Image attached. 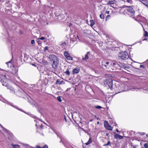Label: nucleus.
<instances>
[{
	"label": "nucleus",
	"mask_w": 148,
	"mask_h": 148,
	"mask_svg": "<svg viewBox=\"0 0 148 148\" xmlns=\"http://www.w3.org/2000/svg\"><path fill=\"white\" fill-rule=\"evenodd\" d=\"M49 58L50 62L52 63V66L54 69H56L58 68L59 61L58 58L54 55H50Z\"/></svg>",
	"instance_id": "f257e3e1"
},
{
	"label": "nucleus",
	"mask_w": 148,
	"mask_h": 148,
	"mask_svg": "<svg viewBox=\"0 0 148 148\" xmlns=\"http://www.w3.org/2000/svg\"><path fill=\"white\" fill-rule=\"evenodd\" d=\"M9 79L6 77L5 75L0 76V82L2 84L3 86L9 88V85L8 84Z\"/></svg>",
	"instance_id": "f03ea898"
},
{
	"label": "nucleus",
	"mask_w": 148,
	"mask_h": 148,
	"mask_svg": "<svg viewBox=\"0 0 148 148\" xmlns=\"http://www.w3.org/2000/svg\"><path fill=\"white\" fill-rule=\"evenodd\" d=\"M118 56L123 60H127L129 57L128 53L125 51L120 52V53L118 54Z\"/></svg>",
	"instance_id": "7ed1b4c3"
},
{
	"label": "nucleus",
	"mask_w": 148,
	"mask_h": 148,
	"mask_svg": "<svg viewBox=\"0 0 148 148\" xmlns=\"http://www.w3.org/2000/svg\"><path fill=\"white\" fill-rule=\"evenodd\" d=\"M126 7L127 8V14L129 15L130 14L131 16L133 17L134 16L135 12L132 6H127Z\"/></svg>",
	"instance_id": "20e7f679"
},
{
	"label": "nucleus",
	"mask_w": 148,
	"mask_h": 148,
	"mask_svg": "<svg viewBox=\"0 0 148 148\" xmlns=\"http://www.w3.org/2000/svg\"><path fill=\"white\" fill-rule=\"evenodd\" d=\"M104 84L106 86L108 85L109 88L112 89L113 87L112 80L110 79H106L104 81Z\"/></svg>",
	"instance_id": "39448f33"
},
{
	"label": "nucleus",
	"mask_w": 148,
	"mask_h": 148,
	"mask_svg": "<svg viewBox=\"0 0 148 148\" xmlns=\"http://www.w3.org/2000/svg\"><path fill=\"white\" fill-rule=\"evenodd\" d=\"M104 126L106 129L108 130L111 131L112 130L113 128L109 125L108 122L106 121H105L104 122Z\"/></svg>",
	"instance_id": "423d86ee"
},
{
	"label": "nucleus",
	"mask_w": 148,
	"mask_h": 148,
	"mask_svg": "<svg viewBox=\"0 0 148 148\" xmlns=\"http://www.w3.org/2000/svg\"><path fill=\"white\" fill-rule=\"evenodd\" d=\"M64 55L67 60H73L72 57L70 55L67 51H65L64 53Z\"/></svg>",
	"instance_id": "0eeeda50"
},
{
	"label": "nucleus",
	"mask_w": 148,
	"mask_h": 148,
	"mask_svg": "<svg viewBox=\"0 0 148 148\" xmlns=\"http://www.w3.org/2000/svg\"><path fill=\"white\" fill-rule=\"evenodd\" d=\"M117 65L123 68L124 69L128 68L127 65L125 64L121 63L120 62H119L117 63Z\"/></svg>",
	"instance_id": "6e6552de"
},
{
	"label": "nucleus",
	"mask_w": 148,
	"mask_h": 148,
	"mask_svg": "<svg viewBox=\"0 0 148 148\" xmlns=\"http://www.w3.org/2000/svg\"><path fill=\"white\" fill-rule=\"evenodd\" d=\"M59 138L60 139V143H62L65 147H66V145L64 143V142H67L66 140L64 138L62 137L61 136H59Z\"/></svg>",
	"instance_id": "1a4fd4ad"
},
{
	"label": "nucleus",
	"mask_w": 148,
	"mask_h": 148,
	"mask_svg": "<svg viewBox=\"0 0 148 148\" xmlns=\"http://www.w3.org/2000/svg\"><path fill=\"white\" fill-rule=\"evenodd\" d=\"M80 71V69L79 68H75L73 69L72 73L73 75L77 74Z\"/></svg>",
	"instance_id": "9d476101"
},
{
	"label": "nucleus",
	"mask_w": 148,
	"mask_h": 148,
	"mask_svg": "<svg viewBox=\"0 0 148 148\" xmlns=\"http://www.w3.org/2000/svg\"><path fill=\"white\" fill-rule=\"evenodd\" d=\"M144 5L148 8V1L147 0H139Z\"/></svg>",
	"instance_id": "9b49d317"
},
{
	"label": "nucleus",
	"mask_w": 148,
	"mask_h": 148,
	"mask_svg": "<svg viewBox=\"0 0 148 148\" xmlns=\"http://www.w3.org/2000/svg\"><path fill=\"white\" fill-rule=\"evenodd\" d=\"M104 62H102V66L106 68H107L108 66V65L109 64V62H105V64H104L103 63Z\"/></svg>",
	"instance_id": "f8f14e48"
},
{
	"label": "nucleus",
	"mask_w": 148,
	"mask_h": 148,
	"mask_svg": "<svg viewBox=\"0 0 148 148\" xmlns=\"http://www.w3.org/2000/svg\"><path fill=\"white\" fill-rule=\"evenodd\" d=\"M92 142V140L91 138L90 137L88 142H87L85 144L86 145H88L89 144H90Z\"/></svg>",
	"instance_id": "ddd939ff"
},
{
	"label": "nucleus",
	"mask_w": 148,
	"mask_h": 148,
	"mask_svg": "<svg viewBox=\"0 0 148 148\" xmlns=\"http://www.w3.org/2000/svg\"><path fill=\"white\" fill-rule=\"evenodd\" d=\"M115 3V1L114 0L110 1H108L107 4L108 5H112L113 4Z\"/></svg>",
	"instance_id": "4468645a"
},
{
	"label": "nucleus",
	"mask_w": 148,
	"mask_h": 148,
	"mask_svg": "<svg viewBox=\"0 0 148 148\" xmlns=\"http://www.w3.org/2000/svg\"><path fill=\"white\" fill-rule=\"evenodd\" d=\"M64 73L68 76H69L70 75V73L68 69H67L66 71L64 72Z\"/></svg>",
	"instance_id": "2eb2a0df"
},
{
	"label": "nucleus",
	"mask_w": 148,
	"mask_h": 148,
	"mask_svg": "<svg viewBox=\"0 0 148 148\" xmlns=\"http://www.w3.org/2000/svg\"><path fill=\"white\" fill-rule=\"evenodd\" d=\"M63 82V81L62 80L60 81V80L58 79L57 80L56 82V84H57L60 85L62 84Z\"/></svg>",
	"instance_id": "dca6fc26"
},
{
	"label": "nucleus",
	"mask_w": 148,
	"mask_h": 148,
	"mask_svg": "<svg viewBox=\"0 0 148 148\" xmlns=\"http://www.w3.org/2000/svg\"><path fill=\"white\" fill-rule=\"evenodd\" d=\"M36 148H48V146L46 145H45L43 147H41L39 145H37L36 146Z\"/></svg>",
	"instance_id": "f3484780"
},
{
	"label": "nucleus",
	"mask_w": 148,
	"mask_h": 148,
	"mask_svg": "<svg viewBox=\"0 0 148 148\" xmlns=\"http://www.w3.org/2000/svg\"><path fill=\"white\" fill-rule=\"evenodd\" d=\"M88 57L87 54H86L85 55V57L84 58H83L82 60L83 61L86 60L88 59Z\"/></svg>",
	"instance_id": "a211bd4d"
},
{
	"label": "nucleus",
	"mask_w": 148,
	"mask_h": 148,
	"mask_svg": "<svg viewBox=\"0 0 148 148\" xmlns=\"http://www.w3.org/2000/svg\"><path fill=\"white\" fill-rule=\"evenodd\" d=\"M6 64L8 65V67H11L12 66V64L11 63V61H10L8 62H6Z\"/></svg>",
	"instance_id": "6ab92c4d"
},
{
	"label": "nucleus",
	"mask_w": 148,
	"mask_h": 148,
	"mask_svg": "<svg viewBox=\"0 0 148 148\" xmlns=\"http://www.w3.org/2000/svg\"><path fill=\"white\" fill-rule=\"evenodd\" d=\"M12 147L13 148H19L20 147V145H13V144H12Z\"/></svg>",
	"instance_id": "aec40b11"
},
{
	"label": "nucleus",
	"mask_w": 148,
	"mask_h": 148,
	"mask_svg": "<svg viewBox=\"0 0 148 148\" xmlns=\"http://www.w3.org/2000/svg\"><path fill=\"white\" fill-rule=\"evenodd\" d=\"M144 36L145 37H148V32L146 31H145L144 34Z\"/></svg>",
	"instance_id": "412c9836"
},
{
	"label": "nucleus",
	"mask_w": 148,
	"mask_h": 148,
	"mask_svg": "<svg viewBox=\"0 0 148 148\" xmlns=\"http://www.w3.org/2000/svg\"><path fill=\"white\" fill-rule=\"evenodd\" d=\"M90 25L91 26H93L95 24L94 21L93 20H91L90 21Z\"/></svg>",
	"instance_id": "4be33fe9"
},
{
	"label": "nucleus",
	"mask_w": 148,
	"mask_h": 148,
	"mask_svg": "<svg viewBox=\"0 0 148 148\" xmlns=\"http://www.w3.org/2000/svg\"><path fill=\"white\" fill-rule=\"evenodd\" d=\"M111 142L110 140H108L107 144H105L103 145V146L110 145Z\"/></svg>",
	"instance_id": "5701e85b"
},
{
	"label": "nucleus",
	"mask_w": 148,
	"mask_h": 148,
	"mask_svg": "<svg viewBox=\"0 0 148 148\" xmlns=\"http://www.w3.org/2000/svg\"><path fill=\"white\" fill-rule=\"evenodd\" d=\"M104 15L102 14L101 13L100 15V17L102 19H103L104 18Z\"/></svg>",
	"instance_id": "b1692460"
},
{
	"label": "nucleus",
	"mask_w": 148,
	"mask_h": 148,
	"mask_svg": "<svg viewBox=\"0 0 148 148\" xmlns=\"http://www.w3.org/2000/svg\"><path fill=\"white\" fill-rule=\"evenodd\" d=\"M57 99L59 102H61L62 101V100L60 96H59L58 97H57Z\"/></svg>",
	"instance_id": "393cba45"
},
{
	"label": "nucleus",
	"mask_w": 148,
	"mask_h": 148,
	"mask_svg": "<svg viewBox=\"0 0 148 148\" xmlns=\"http://www.w3.org/2000/svg\"><path fill=\"white\" fill-rule=\"evenodd\" d=\"M144 146L145 148H148V143H146L144 144Z\"/></svg>",
	"instance_id": "a878e982"
},
{
	"label": "nucleus",
	"mask_w": 148,
	"mask_h": 148,
	"mask_svg": "<svg viewBox=\"0 0 148 148\" xmlns=\"http://www.w3.org/2000/svg\"><path fill=\"white\" fill-rule=\"evenodd\" d=\"M95 108L97 109H100L102 108V107L100 106H97L95 107Z\"/></svg>",
	"instance_id": "bb28decb"
},
{
	"label": "nucleus",
	"mask_w": 148,
	"mask_h": 148,
	"mask_svg": "<svg viewBox=\"0 0 148 148\" xmlns=\"http://www.w3.org/2000/svg\"><path fill=\"white\" fill-rule=\"evenodd\" d=\"M31 43L32 44H33V45L35 44V42L34 40H32L31 41Z\"/></svg>",
	"instance_id": "cd10ccee"
},
{
	"label": "nucleus",
	"mask_w": 148,
	"mask_h": 148,
	"mask_svg": "<svg viewBox=\"0 0 148 148\" xmlns=\"http://www.w3.org/2000/svg\"><path fill=\"white\" fill-rule=\"evenodd\" d=\"M123 136H121L119 134L118 138L119 139H122L123 138Z\"/></svg>",
	"instance_id": "c85d7f7f"
},
{
	"label": "nucleus",
	"mask_w": 148,
	"mask_h": 148,
	"mask_svg": "<svg viewBox=\"0 0 148 148\" xmlns=\"http://www.w3.org/2000/svg\"><path fill=\"white\" fill-rule=\"evenodd\" d=\"M118 136L119 134H116L114 135V137L115 138L117 139V138H118Z\"/></svg>",
	"instance_id": "c756f323"
},
{
	"label": "nucleus",
	"mask_w": 148,
	"mask_h": 148,
	"mask_svg": "<svg viewBox=\"0 0 148 148\" xmlns=\"http://www.w3.org/2000/svg\"><path fill=\"white\" fill-rule=\"evenodd\" d=\"M48 47L47 46L45 47L44 48V51H46L48 50Z\"/></svg>",
	"instance_id": "7c9ffc66"
},
{
	"label": "nucleus",
	"mask_w": 148,
	"mask_h": 148,
	"mask_svg": "<svg viewBox=\"0 0 148 148\" xmlns=\"http://www.w3.org/2000/svg\"><path fill=\"white\" fill-rule=\"evenodd\" d=\"M0 126L1 127V128H2L3 129V130H6V129L5 128H4L1 124H0Z\"/></svg>",
	"instance_id": "2f4dec72"
},
{
	"label": "nucleus",
	"mask_w": 148,
	"mask_h": 148,
	"mask_svg": "<svg viewBox=\"0 0 148 148\" xmlns=\"http://www.w3.org/2000/svg\"><path fill=\"white\" fill-rule=\"evenodd\" d=\"M140 68H143L144 69H145V66L143 65H140Z\"/></svg>",
	"instance_id": "473e14b6"
},
{
	"label": "nucleus",
	"mask_w": 148,
	"mask_h": 148,
	"mask_svg": "<svg viewBox=\"0 0 148 148\" xmlns=\"http://www.w3.org/2000/svg\"><path fill=\"white\" fill-rule=\"evenodd\" d=\"M110 18V16L109 15H108L106 17V19H109Z\"/></svg>",
	"instance_id": "72a5a7b5"
},
{
	"label": "nucleus",
	"mask_w": 148,
	"mask_h": 148,
	"mask_svg": "<svg viewBox=\"0 0 148 148\" xmlns=\"http://www.w3.org/2000/svg\"><path fill=\"white\" fill-rule=\"evenodd\" d=\"M127 1L129 3H131L132 2V0H127Z\"/></svg>",
	"instance_id": "f704fd0d"
},
{
	"label": "nucleus",
	"mask_w": 148,
	"mask_h": 148,
	"mask_svg": "<svg viewBox=\"0 0 148 148\" xmlns=\"http://www.w3.org/2000/svg\"><path fill=\"white\" fill-rule=\"evenodd\" d=\"M43 125L42 124L41 125V126H40V129H42L43 128Z\"/></svg>",
	"instance_id": "c9c22d12"
},
{
	"label": "nucleus",
	"mask_w": 148,
	"mask_h": 148,
	"mask_svg": "<svg viewBox=\"0 0 148 148\" xmlns=\"http://www.w3.org/2000/svg\"><path fill=\"white\" fill-rule=\"evenodd\" d=\"M45 39V37H42L39 39H40L41 40H43Z\"/></svg>",
	"instance_id": "e433bc0d"
},
{
	"label": "nucleus",
	"mask_w": 148,
	"mask_h": 148,
	"mask_svg": "<svg viewBox=\"0 0 148 148\" xmlns=\"http://www.w3.org/2000/svg\"><path fill=\"white\" fill-rule=\"evenodd\" d=\"M117 64V63H116V62H114L113 63V65L116 66Z\"/></svg>",
	"instance_id": "4c0bfd02"
},
{
	"label": "nucleus",
	"mask_w": 148,
	"mask_h": 148,
	"mask_svg": "<svg viewBox=\"0 0 148 148\" xmlns=\"http://www.w3.org/2000/svg\"><path fill=\"white\" fill-rule=\"evenodd\" d=\"M132 146L133 147V148H136L137 145H132Z\"/></svg>",
	"instance_id": "58836bf2"
},
{
	"label": "nucleus",
	"mask_w": 148,
	"mask_h": 148,
	"mask_svg": "<svg viewBox=\"0 0 148 148\" xmlns=\"http://www.w3.org/2000/svg\"><path fill=\"white\" fill-rule=\"evenodd\" d=\"M106 13L107 14H109V13H110V11H106Z\"/></svg>",
	"instance_id": "ea45409f"
},
{
	"label": "nucleus",
	"mask_w": 148,
	"mask_h": 148,
	"mask_svg": "<svg viewBox=\"0 0 148 148\" xmlns=\"http://www.w3.org/2000/svg\"><path fill=\"white\" fill-rule=\"evenodd\" d=\"M139 134L141 135H143L144 134V133L143 132L140 133Z\"/></svg>",
	"instance_id": "a19ab883"
},
{
	"label": "nucleus",
	"mask_w": 148,
	"mask_h": 148,
	"mask_svg": "<svg viewBox=\"0 0 148 148\" xmlns=\"http://www.w3.org/2000/svg\"><path fill=\"white\" fill-rule=\"evenodd\" d=\"M38 43L39 44H41V42L40 41V40H38Z\"/></svg>",
	"instance_id": "79ce46f5"
},
{
	"label": "nucleus",
	"mask_w": 148,
	"mask_h": 148,
	"mask_svg": "<svg viewBox=\"0 0 148 148\" xmlns=\"http://www.w3.org/2000/svg\"><path fill=\"white\" fill-rule=\"evenodd\" d=\"M64 119H65V121H66H66H66V117H64Z\"/></svg>",
	"instance_id": "37998d69"
},
{
	"label": "nucleus",
	"mask_w": 148,
	"mask_h": 148,
	"mask_svg": "<svg viewBox=\"0 0 148 148\" xmlns=\"http://www.w3.org/2000/svg\"><path fill=\"white\" fill-rule=\"evenodd\" d=\"M90 53V52L89 51L87 52L86 54H87V55H88V54H89Z\"/></svg>",
	"instance_id": "c03bdc74"
},
{
	"label": "nucleus",
	"mask_w": 148,
	"mask_h": 148,
	"mask_svg": "<svg viewBox=\"0 0 148 148\" xmlns=\"http://www.w3.org/2000/svg\"><path fill=\"white\" fill-rule=\"evenodd\" d=\"M116 131L117 132H119V130H118V129H116Z\"/></svg>",
	"instance_id": "a18cd8bd"
},
{
	"label": "nucleus",
	"mask_w": 148,
	"mask_h": 148,
	"mask_svg": "<svg viewBox=\"0 0 148 148\" xmlns=\"http://www.w3.org/2000/svg\"><path fill=\"white\" fill-rule=\"evenodd\" d=\"M56 134L58 137H59V136H59V135L57 133H56Z\"/></svg>",
	"instance_id": "49530a36"
},
{
	"label": "nucleus",
	"mask_w": 148,
	"mask_h": 148,
	"mask_svg": "<svg viewBox=\"0 0 148 148\" xmlns=\"http://www.w3.org/2000/svg\"><path fill=\"white\" fill-rule=\"evenodd\" d=\"M62 44L63 45H66V43L65 42L63 44L62 43Z\"/></svg>",
	"instance_id": "de8ad7c7"
},
{
	"label": "nucleus",
	"mask_w": 148,
	"mask_h": 148,
	"mask_svg": "<svg viewBox=\"0 0 148 148\" xmlns=\"http://www.w3.org/2000/svg\"><path fill=\"white\" fill-rule=\"evenodd\" d=\"M29 102L31 104H32V102H31L29 101Z\"/></svg>",
	"instance_id": "09e8293b"
},
{
	"label": "nucleus",
	"mask_w": 148,
	"mask_h": 148,
	"mask_svg": "<svg viewBox=\"0 0 148 148\" xmlns=\"http://www.w3.org/2000/svg\"><path fill=\"white\" fill-rule=\"evenodd\" d=\"M108 135H109V134H108V133H107L106 134V135L107 136H108Z\"/></svg>",
	"instance_id": "8fccbe9b"
},
{
	"label": "nucleus",
	"mask_w": 148,
	"mask_h": 148,
	"mask_svg": "<svg viewBox=\"0 0 148 148\" xmlns=\"http://www.w3.org/2000/svg\"><path fill=\"white\" fill-rule=\"evenodd\" d=\"M99 121H98V122H97V124H99Z\"/></svg>",
	"instance_id": "3c124183"
},
{
	"label": "nucleus",
	"mask_w": 148,
	"mask_h": 148,
	"mask_svg": "<svg viewBox=\"0 0 148 148\" xmlns=\"http://www.w3.org/2000/svg\"><path fill=\"white\" fill-rule=\"evenodd\" d=\"M92 121V120H90V121L91 122V121Z\"/></svg>",
	"instance_id": "603ef678"
},
{
	"label": "nucleus",
	"mask_w": 148,
	"mask_h": 148,
	"mask_svg": "<svg viewBox=\"0 0 148 148\" xmlns=\"http://www.w3.org/2000/svg\"><path fill=\"white\" fill-rule=\"evenodd\" d=\"M147 40V39L145 38V39H143V40Z\"/></svg>",
	"instance_id": "864d4df0"
},
{
	"label": "nucleus",
	"mask_w": 148,
	"mask_h": 148,
	"mask_svg": "<svg viewBox=\"0 0 148 148\" xmlns=\"http://www.w3.org/2000/svg\"><path fill=\"white\" fill-rule=\"evenodd\" d=\"M134 68H135V69H138V68H136V67H134Z\"/></svg>",
	"instance_id": "5fc2aeb1"
},
{
	"label": "nucleus",
	"mask_w": 148,
	"mask_h": 148,
	"mask_svg": "<svg viewBox=\"0 0 148 148\" xmlns=\"http://www.w3.org/2000/svg\"><path fill=\"white\" fill-rule=\"evenodd\" d=\"M61 16V15H59V16H58V18H59V17H60V16Z\"/></svg>",
	"instance_id": "6e6d98bb"
},
{
	"label": "nucleus",
	"mask_w": 148,
	"mask_h": 148,
	"mask_svg": "<svg viewBox=\"0 0 148 148\" xmlns=\"http://www.w3.org/2000/svg\"><path fill=\"white\" fill-rule=\"evenodd\" d=\"M95 117H96V115H95Z\"/></svg>",
	"instance_id": "4d7b16f0"
},
{
	"label": "nucleus",
	"mask_w": 148,
	"mask_h": 148,
	"mask_svg": "<svg viewBox=\"0 0 148 148\" xmlns=\"http://www.w3.org/2000/svg\"><path fill=\"white\" fill-rule=\"evenodd\" d=\"M97 119H98V118H97Z\"/></svg>",
	"instance_id": "13d9d810"
},
{
	"label": "nucleus",
	"mask_w": 148,
	"mask_h": 148,
	"mask_svg": "<svg viewBox=\"0 0 148 148\" xmlns=\"http://www.w3.org/2000/svg\"><path fill=\"white\" fill-rule=\"evenodd\" d=\"M15 108H17V109H18L16 107H15Z\"/></svg>",
	"instance_id": "bf43d9fd"
},
{
	"label": "nucleus",
	"mask_w": 148,
	"mask_h": 148,
	"mask_svg": "<svg viewBox=\"0 0 148 148\" xmlns=\"http://www.w3.org/2000/svg\"><path fill=\"white\" fill-rule=\"evenodd\" d=\"M34 117H35V116H33V118H34Z\"/></svg>",
	"instance_id": "052dcab7"
},
{
	"label": "nucleus",
	"mask_w": 148,
	"mask_h": 148,
	"mask_svg": "<svg viewBox=\"0 0 148 148\" xmlns=\"http://www.w3.org/2000/svg\"><path fill=\"white\" fill-rule=\"evenodd\" d=\"M134 62H135V61H134Z\"/></svg>",
	"instance_id": "680f3d73"
}]
</instances>
